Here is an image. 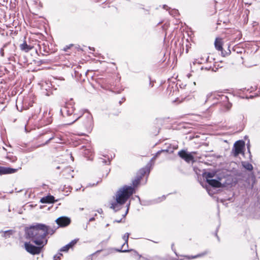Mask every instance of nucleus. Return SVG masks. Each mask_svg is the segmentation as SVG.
Returning a JSON list of instances; mask_svg holds the SVG:
<instances>
[{"label":"nucleus","mask_w":260,"mask_h":260,"mask_svg":"<svg viewBox=\"0 0 260 260\" xmlns=\"http://www.w3.org/2000/svg\"><path fill=\"white\" fill-rule=\"evenodd\" d=\"M56 231L54 226H48L43 223H36L25 229L26 238L37 246H44L47 243V235H53Z\"/></svg>","instance_id":"1"},{"label":"nucleus","mask_w":260,"mask_h":260,"mask_svg":"<svg viewBox=\"0 0 260 260\" xmlns=\"http://www.w3.org/2000/svg\"><path fill=\"white\" fill-rule=\"evenodd\" d=\"M147 171V169L145 168H142L139 170L136 178L132 181L133 187L124 185L117 191L115 195L116 202L111 204V208L115 211L120 209V206L124 204L134 193V187H137L139 185L141 179L146 173Z\"/></svg>","instance_id":"2"},{"label":"nucleus","mask_w":260,"mask_h":260,"mask_svg":"<svg viewBox=\"0 0 260 260\" xmlns=\"http://www.w3.org/2000/svg\"><path fill=\"white\" fill-rule=\"evenodd\" d=\"M80 119V125L82 129L87 132H90L94 125L93 119L92 114L87 110L79 111V113H74L73 115V122Z\"/></svg>","instance_id":"3"},{"label":"nucleus","mask_w":260,"mask_h":260,"mask_svg":"<svg viewBox=\"0 0 260 260\" xmlns=\"http://www.w3.org/2000/svg\"><path fill=\"white\" fill-rule=\"evenodd\" d=\"M60 113L63 116H71V120L73 123V115L74 113H79L77 111L74 106L72 103H67L66 106L60 109Z\"/></svg>","instance_id":"4"},{"label":"nucleus","mask_w":260,"mask_h":260,"mask_svg":"<svg viewBox=\"0 0 260 260\" xmlns=\"http://www.w3.org/2000/svg\"><path fill=\"white\" fill-rule=\"evenodd\" d=\"M228 101L227 96L221 94L220 95L217 92H212L208 94L207 96L206 102H213V104L217 103L221 101L226 102Z\"/></svg>","instance_id":"5"},{"label":"nucleus","mask_w":260,"mask_h":260,"mask_svg":"<svg viewBox=\"0 0 260 260\" xmlns=\"http://www.w3.org/2000/svg\"><path fill=\"white\" fill-rule=\"evenodd\" d=\"M44 246H35L32 244H31L30 242H25L24 243V248L25 250L32 254V255H36V254H39L41 253V250L42 247Z\"/></svg>","instance_id":"6"},{"label":"nucleus","mask_w":260,"mask_h":260,"mask_svg":"<svg viewBox=\"0 0 260 260\" xmlns=\"http://www.w3.org/2000/svg\"><path fill=\"white\" fill-rule=\"evenodd\" d=\"M51 140H54V143L59 144H63L66 142L65 137L62 134H54L46 142L45 144H47Z\"/></svg>","instance_id":"7"},{"label":"nucleus","mask_w":260,"mask_h":260,"mask_svg":"<svg viewBox=\"0 0 260 260\" xmlns=\"http://www.w3.org/2000/svg\"><path fill=\"white\" fill-rule=\"evenodd\" d=\"M55 222L58 225L57 226H54L57 230L59 227L63 228L69 225L71 223V219L69 217L61 216L57 218Z\"/></svg>","instance_id":"8"},{"label":"nucleus","mask_w":260,"mask_h":260,"mask_svg":"<svg viewBox=\"0 0 260 260\" xmlns=\"http://www.w3.org/2000/svg\"><path fill=\"white\" fill-rule=\"evenodd\" d=\"M244 142L243 141H238L236 142L234 145V155L237 156L239 154L243 152V150L244 148Z\"/></svg>","instance_id":"9"},{"label":"nucleus","mask_w":260,"mask_h":260,"mask_svg":"<svg viewBox=\"0 0 260 260\" xmlns=\"http://www.w3.org/2000/svg\"><path fill=\"white\" fill-rule=\"evenodd\" d=\"M178 155L185 161L190 162L193 161L194 157L191 153H188L186 151L182 150L178 152Z\"/></svg>","instance_id":"10"},{"label":"nucleus","mask_w":260,"mask_h":260,"mask_svg":"<svg viewBox=\"0 0 260 260\" xmlns=\"http://www.w3.org/2000/svg\"><path fill=\"white\" fill-rule=\"evenodd\" d=\"M18 169L9 167L0 166V175L13 174L17 171Z\"/></svg>","instance_id":"11"},{"label":"nucleus","mask_w":260,"mask_h":260,"mask_svg":"<svg viewBox=\"0 0 260 260\" xmlns=\"http://www.w3.org/2000/svg\"><path fill=\"white\" fill-rule=\"evenodd\" d=\"M43 119L46 121V124H48L51 123L52 119L51 117V110H49L48 112L47 111L44 112Z\"/></svg>","instance_id":"12"},{"label":"nucleus","mask_w":260,"mask_h":260,"mask_svg":"<svg viewBox=\"0 0 260 260\" xmlns=\"http://www.w3.org/2000/svg\"><path fill=\"white\" fill-rule=\"evenodd\" d=\"M40 202L42 203H53L55 202L54 197L49 195L41 198Z\"/></svg>","instance_id":"13"},{"label":"nucleus","mask_w":260,"mask_h":260,"mask_svg":"<svg viewBox=\"0 0 260 260\" xmlns=\"http://www.w3.org/2000/svg\"><path fill=\"white\" fill-rule=\"evenodd\" d=\"M207 182L210 185L214 187L219 188L222 186L221 183L216 179H211L210 180H208Z\"/></svg>","instance_id":"14"},{"label":"nucleus","mask_w":260,"mask_h":260,"mask_svg":"<svg viewBox=\"0 0 260 260\" xmlns=\"http://www.w3.org/2000/svg\"><path fill=\"white\" fill-rule=\"evenodd\" d=\"M74 74L76 77H81L83 74H86V73L85 71H81V66H76L75 68H74Z\"/></svg>","instance_id":"15"},{"label":"nucleus","mask_w":260,"mask_h":260,"mask_svg":"<svg viewBox=\"0 0 260 260\" xmlns=\"http://www.w3.org/2000/svg\"><path fill=\"white\" fill-rule=\"evenodd\" d=\"M20 48L22 51L25 52H28L32 48V47L27 45L26 42H24L20 45Z\"/></svg>","instance_id":"16"},{"label":"nucleus","mask_w":260,"mask_h":260,"mask_svg":"<svg viewBox=\"0 0 260 260\" xmlns=\"http://www.w3.org/2000/svg\"><path fill=\"white\" fill-rule=\"evenodd\" d=\"M93 152L91 148L85 149L84 151V155L88 159H92Z\"/></svg>","instance_id":"17"},{"label":"nucleus","mask_w":260,"mask_h":260,"mask_svg":"<svg viewBox=\"0 0 260 260\" xmlns=\"http://www.w3.org/2000/svg\"><path fill=\"white\" fill-rule=\"evenodd\" d=\"M218 68H216V66H213V67L208 66V67H204L203 66H202L201 68V70H202V71H203V70H205L207 71H211L212 72H216L218 70Z\"/></svg>","instance_id":"18"},{"label":"nucleus","mask_w":260,"mask_h":260,"mask_svg":"<svg viewBox=\"0 0 260 260\" xmlns=\"http://www.w3.org/2000/svg\"><path fill=\"white\" fill-rule=\"evenodd\" d=\"M215 47L219 51H221L222 49L221 41L220 39H216L215 43Z\"/></svg>","instance_id":"19"},{"label":"nucleus","mask_w":260,"mask_h":260,"mask_svg":"<svg viewBox=\"0 0 260 260\" xmlns=\"http://www.w3.org/2000/svg\"><path fill=\"white\" fill-rule=\"evenodd\" d=\"M215 176L214 172H205L203 174V177L206 179V181L208 180L211 179Z\"/></svg>","instance_id":"20"},{"label":"nucleus","mask_w":260,"mask_h":260,"mask_svg":"<svg viewBox=\"0 0 260 260\" xmlns=\"http://www.w3.org/2000/svg\"><path fill=\"white\" fill-rule=\"evenodd\" d=\"M6 157L9 161L12 162H15L17 160V157L10 153H8Z\"/></svg>","instance_id":"21"},{"label":"nucleus","mask_w":260,"mask_h":260,"mask_svg":"<svg viewBox=\"0 0 260 260\" xmlns=\"http://www.w3.org/2000/svg\"><path fill=\"white\" fill-rule=\"evenodd\" d=\"M32 106V104H29L28 105H26V103H24L23 104V106H21L20 107V109H19V106L18 105V103L17 102V104H16V107H17V108L18 110L20 111H22L23 110H27L29 108V107H31Z\"/></svg>","instance_id":"22"},{"label":"nucleus","mask_w":260,"mask_h":260,"mask_svg":"<svg viewBox=\"0 0 260 260\" xmlns=\"http://www.w3.org/2000/svg\"><path fill=\"white\" fill-rule=\"evenodd\" d=\"M243 167L248 171H252L253 170L252 165L248 162H244L243 163Z\"/></svg>","instance_id":"23"},{"label":"nucleus","mask_w":260,"mask_h":260,"mask_svg":"<svg viewBox=\"0 0 260 260\" xmlns=\"http://www.w3.org/2000/svg\"><path fill=\"white\" fill-rule=\"evenodd\" d=\"M207 59L204 58H201L200 59H196L193 62V64H204L206 63Z\"/></svg>","instance_id":"24"},{"label":"nucleus","mask_w":260,"mask_h":260,"mask_svg":"<svg viewBox=\"0 0 260 260\" xmlns=\"http://www.w3.org/2000/svg\"><path fill=\"white\" fill-rule=\"evenodd\" d=\"M127 248L128 247H126V244H125V242H124L121 246V248L120 249H117V251H119V252H127V251H128Z\"/></svg>","instance_id":"25"},{"label":"nucleus","mask_w":260,"mask_h":260,"mask_svg":"<svg viewBox=\"0 0 260 260\" xmlns=\"http://www.w3.org/2000/svg\"><path fill=\"white\" fill-rule=\"evenodd\" d=\"M129 236L128 233H125L123 236V239L125 241V244H126V247H128V240Z\"/></svg>","instance_id":"26"},{"label":"nucleus","mask_w":260,"mask_h":260,"mask_svg":"<svg viewBox=\"0 0 260 260\" xmlns=\"http://www.w3.org/2000/svg\"><path fill=\"white\" fill-rule=\"evenodd\" d=\"M71 247L69 246L68 244L66 245L63 246L60 250V251L67 252L70 249Z\"/></svg>","instance_id":"27"},{"label":"nucleus","mask_w":260,"mask_h":260,"mask_svg":"<svg viewBox=\"0 0 260 260\" xmlns=\"http://www.w3.org/2000/svg\"><path fill=\"white\" fill-rule=\"evenodd\" d=\"M78 239H74L71 241L68 244L69 245V246L71 247V248H73V247L77 243L78 241Z\"/></svg>","instance_id":"28"},{"label":"nucleus","mask_w":260,"mask_h":260,"mask_svg":"<svg viewBox=\"0 0 260 260\" xmlns=\"http://www.w3.org/2000/svg\"><path fill=\"white\" fill-rule=\"evenodd\" d=\"M62 256V254L60 253H58L54 256V260H58L60 259L61 256Z\"/></svg>","instance_id":"29"},{"label":"nucleus","mask_w":260,"mask_h":260,"mask_svg":"<svg viewBox=\"0 0 260 260\" xmlns=\"http://www.w3.org/2000/svg\"><path fill=\"white\" fill-rule=\"evenodd\" d=\"M204 254H198V255H195V256H186L187 257L188 259H193V258H197V257H200L202 255H203Z\"/></svg>","instance_id":"30"},{"label":"nucleus","mask_w":260,"mask_h":260,"mask_svg":"<svg viewBox=\"0 0 260 260\" xmlns=\"http://www.w3.org/2000/svg\"><path fill=\"white\" fill-rule=\"evenodd\" d=\"M256 89V87H251L250 89H248L247 91H249V92H251L252 91L255 90Z\"/></svg>","instance_id":"31"},{"label":"nucleus","mask_w":260,"mask_h":260,"mask_svg":"<svg viewBox=\"0 0 260 260\" xmlns=\"http://www.w3.org/2000/svg\"><path fill=\"white\" fill-rule=\"evenodd\" d=\"M73 45L71 44L69 46H67L66 47L64 48L63 50L64 51H67L68 49H70L71 46H72Z\"/></svg>","instance_id":"32"},{"label":"nucleus","mask_w":260,"mask_h":260,"mask_svg":"<svg viewBox=\"0 0 260 260\" xmlns=\"http://www.w3.org/2000/svg\"><path fill=\"white\" fill-rule=\"evenodd\" d=\"M47 83H46V82H43V83H42V88H43V87H44V86H45V85H47Z\"/></svg>","instance_id":"33"},{"label":"nucleus","mask_w":260,"mask_h":260,"mask_svg":"<svg viewBox=\"0 0 260 260\" xmlns=\"http://www.w3.org/2000/svg\"><path fill=\"white\" fill-rule=\"evenodd\" d=\"M256 95H258V94H257V93H256V94H255L254 95H250V96L249 97V98H252L253 97L255 96H256ZM246 98H247V99H248V97H246Z\"/></svg>","instance_id":"34"},{"label":"nucleus","mask_w":260,"mask_h":260,"mask_svg":"<svg viewBox=\"0 0 260 260\" xmlns=\"http://www.w3.org/2000/svg\"><path fill=\"white\" fill-rule=\"evenodd\" d=\"M3 69L6 70L5 66H0V70H3Z\"/></svg>","instance_id":"35"},{"label":"nucleus","mask_w":260,"mask_h":260,"mask_svg":"<svg viewBox=\"0 0 260 260\" xmlns=\"http://www.w3.org/2000/svg\"><path fill=\"white\" fill-rule=\"evenodd\" d=\"M121 221V219H120V220H115L114 221V222H118V223H119Z\"/></svg>","instance_id":"36"},{"label":"nucleus","mask_w":260,"mask_h":260,"mask_svg":"<svg viewBox=\"0 0 260 260\" xmlns=\"http://www.w3.org/2000/svg\"><path fill=\"white\" fill-rule=\"evenodd\" d=\"M94 220V217H92V218L89 219V221H93Z\"/></svg>","instance_id":"37"},{"label":"nucleus","mask_w":260,"mask_h":260,"mask_svg":"<svg viewBox=\"0 0 260 260\" xmlns=\"http://www.w3.org/2000/svg\"><path fill=\"white\" fill-rule=\"evenodd\" d=\"M128 209L127 208V210H126V212H125V214L123 215V216H124H124H125V215H126V214L127 213V212H128Z\"/></svg>","instance_id":"38"},{"label":"nucleus","mask_w":260,"mask_h":260,"mask_svg":"<svg viewBox=\"0 0 260 260\" xmlns=\"http://www.w3.org/2000/svg\"><path fill=\"white\" fill-rule=\"evenodd\" d=\"M69 171H71V169L70 168H67L65 170V171L68 172Z\"/></svg>","instance_id":"39"},{"label":"nucleus","mask_w":260,"mask_h":260,"mask_svg":"<svg viewBox=\"0 0 260 260\" xmlns=\"http://www.w3.org/2000/svg\"><path fill=\"white\" fill-rule=\"evenodd\" d=\"M162 151H167V152H169L170 151V150L169 149H166V150H162Z\"/></svg>","instance_id":"40"},{"label":"nucleus","mask_w":260,"mask_h":260,"mask_svg":"<svg viewBox=\"0 0 260 260\" xmlns=\"http://www.w3.org/2000/svg\"><path fill=\"white\" fill-rule=\"evenodd\" d=\"M188 78H189L191 75L190 74H188L187 75Z\"/></svg>","instance_id":"41"},{"label":"nucleus","mask_w":260,"mask_h":260,"mask_svg":"<svg viewBox=\"0 0 260 260\" xmlns=\"http://www.w3.org/2000/svg\"><path fill=\"white\" fill-rule=\"evenodd\" d=\"M99 213L102 212V210L101 209L99 210H98Z\"/></svg>","instance_id":"42"},{"label":"nucleus","mask_w":260,"mask_h":260,"mask_svg":"<svg viewBox=\"0 0 260 260\" xmlns=\"http://www.w3.org/2000/svg\"><path fill=\"white\" fill-rule=\"evenodd\" d=\"M1 54H2V55H3V54H4L3 50H1Z\"/></svg>","instance_id":"43"},{"label":"nucleus","mask_w":260,"mask_h":260,"mask_svg":"<svg viewBox=\"0 0 260 260\" xmlns=\"http://www.w3.org/2000/svg\"><path fill=\"white\" fill-rule=\"evenodd\" d=\"M56 169H60V167L59 166L57 167Z\"/></svg>","instance_id":"44"},{"label":"nucleus","mask_w":260,"mask_h":260,"mask_svg":"<svg viewBox=\"0 0 260 260\" xmlns=\"http://www.w3.org/2000/svg\"><path fill=\"white\" fill-rule=\"evenodd\" d=\"M174 244H172V248H173V247L174 246Z\"/></svg>","instance_id":"45"},{"label":"nucleus","mask_w":260,"mask_h":260,"mask_svg":"<svg viewBox=\"0 0 260 260\" xmlns=\"http://www.w3.org/2000/svg\"><path fill=\"white\" fill-rule=\"evenodd\" d=\"M258 92H259V94H260V91H258Z\"/></svg>","instance_id":"46"}]
</instances>
